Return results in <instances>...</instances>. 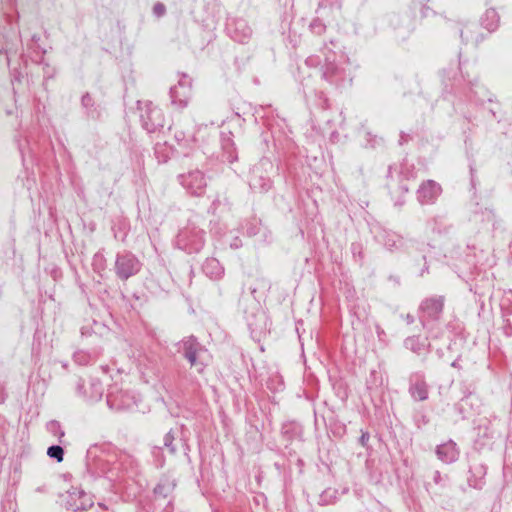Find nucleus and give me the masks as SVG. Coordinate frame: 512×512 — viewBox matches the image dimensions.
Wrapping results in <instances>:
<instances>
[{"label": "nucleus", "instance_id": "nucleus-1", "mask_svg": "<svg viewBox=\"0 0 512 512\" xmlns=\"http://www.w3.org/2000/svg\"><path fill=\"white\" fill-rule=\"evenodd\" d=\"M437 455L439 460L442 462L449 463L454 461L457 457L455 444L452 442H447L438 446Z\"/></svg>", "mask_w": 512, "mask_h": 512}, {"label": "nucleus", "instance_id": "nucleus-2", "mask_svg": "<svg viewBox=\"0 0 512 512\" xmlns=\"http://www.w3.org/2000/svg\"><path fill=\"white\" fill-rule=\"evenodd\" d=\"M47 454L51 458H55L59 463L63 461V449L58 445L49 447Z\"/></svg>", "mask_w": 512, "mask_h": 512}, {"label": "nucleus", "instance_id": "nucleus-3", "mask_svg": "<svg viewBox=\"0 0 512 512\" xmlns=\"http://www.w3.org/2000/svg\"><path fill=\"white\" fill-rule=\"evenodd\" d=\"M154 492L156 494H159V495H164L165 494V490H164V487L160 484H158L155 488H154Z\"/></svg>", "mask_w": 512, "mask_h": 512}, {"label": "nucleus", "instance_id": "nucleus-4", "mask_svg": "<svg viewBox=\"0 0 512 512\" xmlns=\"http://www.w3.org/2000/svg\"><path fill=\"white\" fill-rule=\"evenodd\" d=\"M118 274H119L121 277L127 278V277L131 274V272H130V271H127V272H126V271L121 270V268H120V263H119V264H118Z\"/></svg>", "mask_w": 512, "mask_h": 512}, {"label": "nucleus", "instance_id": "nucleus-5", "mask_svg": "<svg viewBox=\"0 0 512 512\" xmlns=\"http://www.w3.org/2000/svg\"><path fill=\"white\" fill-rule=\"evenodd\" d=\"M163 6L162 5H157L155 6V12L158 13L159 15L163 13Z\"/></svg>", "mask_w": 512, "mask_h": 512}]
</instances>
